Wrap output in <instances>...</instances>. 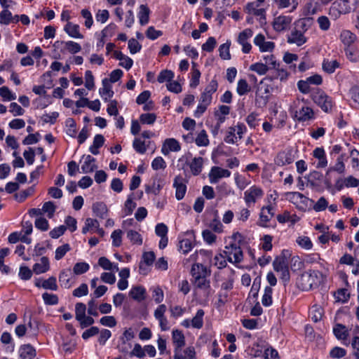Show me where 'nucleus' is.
Segmentation results:
<instances>
[{
    "mask_svg": "<svg viewBox=\"0 0 359 359\" xmlns=\"http://www.w3.org/2000/svg\"><path fill=\"white\" fill-rule=\"evenodd\" d=\"M322 278V273L318 271H311L301 275L297 280L298 287L305 291L318 287Z\"/></svg>",
    "mask_w": 359,
    "mask_h": 359,
    "instance_id": "obj_1",
    "label": "nucleus"
},
{
    "mask_svg": "<svg viewBox=\"0 0 359 359\" xmlns=\"http://www.w3.org/2000/svg\"><path fill=\"white\" fill-rule=\"evenodd\" d=\"M312 100L325 112L330 111L333 106L332 100L324 91L316 89L311 93Z\"/></svg>",
    "mask_w": 359,
    "mask_h": 359,
    "instance_id": "obj_2",
    "label": "nucleus"
},
{
    "mask_svg": "<svg viewBox=\"0 0 359 359\" xmlns=\"http://www.w3.org/2000/svg\"><path fill=\"white\" fill-rule=\"evenodd\" d=\"M265 81L264 79L260 81L255 93V104L259 107H265L269 101L268 94L270 92V87Z\"/></svg>",
    "mask_w": 359,
    "mask_h": 359,
    "instance_id": "obj_3",
    "label": "nucleus"
},
{
    "mask_svg": "<svg viewBox=\"0 0 359 359\" xmlns=\"http://www.w3.org/2000/svg\"><path fill=\"white\" fill-rule=\"evenodd\" d=\"M224 252L227 256L229 262L240 263L243 260V255L242 250L236 243L226 246V250Z\"/></svg>",
    "mask_w": 359,
    "mask_h": 359,
    "instance_id": "obj_4",
    "label": "nucleus"
},
{
    "mask_svg": "<svg viewBox=\"0 0 359 359\" xmlns=\"http://www.w3.org/2000/svg\"><path fill=\"white\" fill-rule=\"evenodd\" d=\"M264 195L263 190L255 185L244 192V200L248 206L255 204L257 199L261 198Z\"/></svg>",
    "mask_w": 359,
    "mask_h": 359,
    "instance_id": "obj_5",
    "label": "nucleus"
},
{
    "mask_svg": "<svg viewBox=\"0 0 359 359\" xmlns=\"http://www.w3.org/2000/svg\"><path fill=\"white\" fill-rule=\"evenodd\" d=\"M292 18L287 15H279L273 19L272 26L277 32L287 30L291 25Z\"/></svg>",
    "mask_w": 359,
    "mask_h": 359,
    "instance_id": "obj_6",
    "label": "nucleus"
},
{
    "mask_svg": "<svg viewBox=\"0 0 359 359\" xmlns=\"http://www.w3.org/2000/svg\"><path fill=\"white\" fill-rule=\"evenodd\" d=\"M230 175L231 172L229 170L219 166H213L209 172L208 177L211 184H216L220 179L229 177Z\"/></svg>",
    "mask_w": 359,
    "mask_h": 359,
    "instance_id": "obj_7",
    "label": "nucleus"
},
{
    "mask_svg": "<svg viewBox=\"0 0 359 359\" xmlns=\"http://www.w3.org/2000/svg\"><path fill=\"white\" fill-rule=\"evenodd\" d=\"M253 35L251 29H245L242 31L238 37V42L242 46V51L244 53H249L252 49V45L248 42V39Z\"/></svg>",
    "mask_w": 359,
    "mask_h": 359,
    "instance_id": "obj_8",
    "label": "nucleus"
},
{
    "mask_svg": "<svg viewBox=\"0 0 359 359\" xmlns=\"http://www.w3.org/2000/svg\"><path fill=\"white\" fill-rule=\"evenodd\" d=\"M218 88L217 80L212 79L205 87L204 91L201 93L200 99L203 102L211 104L212 100V94L215 93Z\"/></svg>",
    "mask_w": 359,
    "mask_h": 359,
    "instance_id": "obj_9",
    "label": "nucleus"
},
{
    "mask_svg": "<svg viewBox=\"0 0 359 359\" xmlns=\"http://www.w3.org/2000/svg\"><path fill=\"white\" fill-rule=\"evenodd\" d=\"M294 160L293 151L292 149H287L284 151H280L276 158L275 163L279 166L292 163Z\"/></svg>",
    "mask_w": 359,
    "mask_h": 359,
    "instance_id": "obj_10",
    "label": "nucleus"
},
{
    "mask_svg": "<svg viewBox=\"0 0 359 359\" xmlns=\"http://www.w3.org/2000/svg\"><path fill=\"white\" fill-rule=\"evenodd\" d=\"M254 43L259 47L260 52H271L275 48V43L272 41H266L262 34H259L255 37Z\"/></svg>",
    "mask_w": 359,
    "mask_h": 359,
    "instance_id": "obj_11",
    "label": "nucleus"
},
{
    "mask_svg": "<svg viewBox=\"0 0 359 359\" xmlns=\"http://www.w3.org/2000/svg\"><path fill=\"white\" fill-rule=\"evenodd\" d=\"M173 187L175 188L176 198L178 201L182 200L187 191V185L184 178L180 175L176 176L174 179Z\"/></svg>",
    "mask_w": 359,
    "mask_h": 359,
    "instance_id": "obj_12",
    "label": "nucleus"
},
{
    "mask_svg": "<svg viewBox=\"0 0 359 359\" xmlns=\"http://www.w3.org/2000/svg\"><path fill=\"white\" fill-rule=\"evenodd\" d=\"M181 149L180 144L179 142L174 138H168L166 139L162 146L161 153L167 156L170 154V151L177 152Z\"/></svg>",
    "mask_w": 359,
    "mask_h": 359,
    "instance_id": "obj_13",
    "label": "nucleus"
},
{
    "mask_svg": "<svg viewBox=\"0 0 359 359\" xmlns=\"http://www.w3.org/2000/svg\"><path fill=\"white\" fill-rule=\"evenodd\" d=\"M156 256L153 251L145 252L142 255V260L140 263L139 269L140 273L147 274V269L145 267L151 266L155 260Z\"/></svg>",
    "mask_w": 359,
    "mask_h": 359,
    "instance_id": "obj_14",
    "label": "nucleus"
},
{
    "mask_svg": "<svg viewBox=\"0 0 359 359\" xmlns=\"http://www.w3.org/2000/svg\"><path fill=\"white\" fill-rule=\"evenodd\" d=\"M295 117L299 121H308L315 118L313 109L307 106H303L299 111H296Z\"/></svg>",
    "mask_w": 359,
    "mask_h": 359,
    "instance_id": "obj_15",
    "label": "nucleus"
},
{
    "mask_svg": "<svg viewBox=\"0 0 359 359\" xmlns=\"http://www.w3.org/2000/svg\"><path fill=\"white\" fill-rule=\"evenodd\" d=\"M191 274L194 279H196L203 276H209L210 271L203 264L196 263L192 265Z\"/></svg>",
    "mask_w": 359,
    "mask_h": 359,
    "instance_id": "obj_16",
    "label": "nucleus"
},
{
    "mask_svg": "<svg viewBox=\"0 0 359 359\" xmlns=\"http://www.w3.org/2000/svg\"><path fill=\"white\" fill-rule=\"evenodd\" d=\"M287 41L289 43H294L298 46H301L306 42V38L301 31L295 29L292 31L290 34L288 35Z\"/></svg>",
    "mask_w": 359,
    "mask_h": 359,
    "instance_id": "obj_17",
    "label": "nucleus"
},
{
    "mask_svg": "<svg viewBox=\"0 0 359 359\" xmlns=\"http://www.w3.org/2000/svg\"><path fill=\"white\" fill-rule=\"evenodd\" d=\"M129 296L134 300L141 302L146 299V290L143 286H133L130 292Z\"/></svg>",
    "mask_w": 359,
    "mask_h": 359,
    "instance_id": "obj_18",
    "label": "nucleus"
},
{
    "mask_svg": "<svg viewBox=\"0 0 359 359\" xmlns=\"http://www.w3.org/2000/svg\"><path fill=\"white\" fill-rule=\"evenodd\" d=\"M313 155L318 160L316 168H323L327 165V160L323 148H316L313 151Z\"/></svg>",
    "mask_w": 359,
    "mask_h": 359,
    "instance_id": "obj_19",
    "label": "nucleus"
},
{
    "mask_svg": "<svg viewBox=\"0 0 359 359\" xmlns=\"http://www.w3.org/2000/svg\"><path fill=\"white\" fill-rule=\"evenodd\" d=\"M79 25L67 22L64 27L65 32L71 37L75 39H83V35L80 33Z\"/></svg>",
    "mask_w": 359,
    "mask_h": 359,
    "instance_id": "obj_20",
    "label": "nucleus"
},
{
    "mask_svg": "<svg viewBox=\"0 0 359 359\" xmlns=\"http://www.w3.org/2000/svg\"><path fill=\"white\" fill-rule=\"evenodd\" d=\"M20 359H33L36 355L35 348L30 344H24L19 349Z\"/></svg>",
    "mask_w": 359,
    "mask_h": 359,
    "instance_id": "obj_21",
    "label": "nucleus"
},
{
    "mask_svg": "<svg viewBox=\"0 0 359 359\" xmlns=\"http://www.w3.org/2000/svg\"><path fill=\"white\" fill-rule=\"evenodd\" d=\"M150 10L147 5L142 4L140 6L137 17L141 25H145L149 20Z\"/></svg>",
    "mask_w": 359,
    "mask_h": 359,
    "instance_id": "obj_22",
    "label": "nucleus"
},
{
    "mask_svg": "<svg viewBox=\"0 0 359 359\" xmlns=\"http://www.w3.org/2000/svg\"><path fill=\"white\" fill-rule=\"evenodd\" d=\"M99 93L105 102L113 97L114 91L111 90V86L109 84V81L107 79L102 80V88H100Z\"/></svg>",
    "mask_w": 359,
    "mask_h": 359,
    "instance_id": "obj_23",
    "label": "nucleus"
},
{
    "mask_svg": "<svg viewBox=\"0 0 359 359\" xmlns=\"http://www.w3.org/2000/svg\"><path fill=\"white\" fill-rule=\"evenodd\" d=\"M49 260L46 257H43L41 258L40 263H36L33 266V272L36 274H41L45 273L49 270Z\"/></svg>",
    "mask_w": 359,
    "mask_h": 359,
    "instance_id": "obj_24",
    "label": "nucleus"
},
{
    "mask_svg": "<svg viewBox=\"0 0 359 359\" xmlns=\"http://www.w3.org/2000/svg\"><path fill=\"white\" fill-rule=\"evenodd\" d=\"M203 159L202 157H195L189 163V168L191 173L196 176L198 175L203 168Z\"/></svg>",
    "mask_w": 359,
    "mask_h": 359,
    "instance_id": "obj_25",
    "label": "nucleus"
},
{
    "mask_svg": "<svg viewBox=\"0 0 359 359\" xmlns=\"http://www.w3.org/2000/svg\"><path fill=\"white\" fill-rule=\"evenodd\" d=\"M273 267L276 272L288 269V262L286 257L285 255L277 257L273 262Z\"/></svg>",
    "mask_w": 359,
    "mask_h": 359,
    "instance_id": "obj_26",
    "label": "nucleus"
},
{
    "mask_svg": "<svg viewBox=\"0 0 359 359\" xmlns=\"http://www.w3.org/2000/svg\"><path fill=\"white\" fill-rule=\"evenodd\" d=\"M333 332L337 339L339 340L346 339L348 336V330L342 324L338 323L333 327Z\"/></svg>",
    "mask_w": 359,
    "mask_h": 359,
    "instance_id": "obj_27",
    "label": "nucleus"
},
{
    "mask_svg": "<svg viewBox=\"0 0 359 359\" xmlns=\"http://www.w3.org/2000/svg\"><path fill=\"white\" fill-rule=\"evenodd\" d=\"M172 341L175 344V348H182L185 345L184 335L182 331L175 330L172 331Z\"/></svg>",
    "mask_w": 359,
    "mask_h": 359,
    "instance_id": "obj_28",
    "label": "nucleus"
},
{
    "mask_svg": "<svg viewBox=\"0 0 359 359\" xmlns=\"http://www.w3.org/2000/svg\"><path fill=\"white\" fill-rule=\"evenodd\" d=\"M340 39L345 46L350 47L355 41L356 36L349 30H343L340 34Z\"/></svg>",
    "mask_w": 359,
    "mask_h": 359,
    "instance_id": "obj_29",
    "label": "nucleus"
},
{
    "mask_svg": "<svg viewBox=\"0 0 359 359\" xmlns=\"http://www.w3.org/2000/svg\"><path fill=\"white\" fill-rule=\"evenodd\" d=\"M93 211L97 217L103 219L106 217L108 210L104 203L97 202L93 205Z\"/></svg>",
    "mask_w": 359,
    "mask_h": 359,
    "instance_id": "obj_30",
    "label": "nucleus"
},
{
    "mask_svg": "<svg viewBox=\"0 0 359 359\" xmlns=\"http://www.w3.org/2000/svg\"><path fill=\"white\" fill-rule=\"evenodd\" d=\"M100 223L97 219L88 217L85 220L84 226L82 228V233L86 234L88 231L98 229Z\"/></svg>",
    "mask_w": 359,
    "mask_h": 359,
    "instance_id": "obj_31",
    "label": "nucleus"
},
{
    "mask_svg": "<svg viewBox=\"0 0 359 359\" xmlns=\"http://www.w3.org/2000/svg\"><path fill=\"white\" fill-rule=\"evenodd\" d=\"M341 5L339 3H333L332 6L330 8L329 11V15L330 17L334 19L337 20L339 18L342 14H345L348 13V11H343L341 9Z\"/></svg>",
    "mask_w": 359,
    "mask_h": 359,
    "instance_id": "obj_32",
    "label": "nucleus"
},
{
    "mask_svg": "<svg viewBox=\"0 0 359 359\" xmlns=\"http://www.w3.org/2000/svg\"><path fill=\"white\" fill-rule=\"evenodd\" d=\"M339 67V63L336 60H324L323 62V69L328 74H332Z\"/></svg>",
    "mask_w": 359,
    "mask_h": 359,
    "instance_id": "obj_33",
    "label": "nucleus"
},
{
    "mask_svg": "<svg viewBox=\"0 0 359 359\" xmlns=\"http://www.w3.org/2000/svg\"><path fill=\"white\" fill-rule=\"evenodd\" d=\"M98 264L104 270H114L118 271V265L111 262V261L105 257H101L98 259Z\"/></svg>",
    "mask_w": 359,
    "mask_h": 359,
    "instance_id": "obj_34",
    "label": "nucleus"
},
{
    "mask_svg": "<svg viewBox=\"0 0 359 359\" xmlns=\"http://www.w3.org/2000/svg\"><path fill=\"white\" fill-rule=\"evenodd\" d=\"M323 315V309L321 306L318 305H313L310 311V316L311 320L315 322H319Z\"/></svg>",
    "mask_w": 359,
    "mask_h": 359,
    "instance_id": "obj_35",
    "label": "nucleus"
},
{
    "mask_svg": "<svg viewBox=\"0 0 359 359\" xmlns=\"http://www.w3.org/2000/svg\"><path fill=\"white\" fill-rule=\"evenodd\" d=\"M133 147L137 153L143 154L147 151L148 145L144 140H142L140 137H136L133 140Z\"/></svg>",
    "mask_w": 359,
    "mask_h": 359,
    "instance_id": "obj_36",
    "label": "nucleus"
},
{
    "mask_svg": "<svg viewBox=\"0 0 359 359\" xmlns=\"http://www.w3.org/2000/svg\"><path fill=\"white\" fill-rule=\"evenodd\" d=\"M204 311L198 309L196 316L191 320V326L194 328L200 329L203 325Z\"/></svg>",
    "mask_w": 359,
    "mask_h": 359,
    "instance_id": "obj_37",
    "label": "nucleus"
},
{
    "mask_svg": "<svg viewBox=\"0 0 359 359\" xmlns=\"http://www.w3.org/2000/svg\"><path fill=\"white\" fill-rule=\"evenodd\" d=\"M59 282L62 287L69 288L72 285L70 270L63 271L60 273Z\"/></svg>",
    "mask_w": 359,
    "mask_h": 359,
    "instance_id": "obj_38",
    "label": "nucleus"
},
{
    "mask_svg": "<svg viewBox=\"0 0 359 359\" xmlns=\"http://www.w3.org/2000/svg\"><path fill=\"white\" fill-rule=\"evenodd\" d=\"M65 125L67 127V134L72 137H75L77 133L75 121L72 118H68L65 121Z\"/></svg>",
    "mask_w": 359,
    "mask_h": 359,
    "instance_id": "obj_39",
    "label": "nucleus"
},
{
    "mask_svg": "<svg viewBox=\"0 0 359 359\" xmlns=\"http://www.w3.org/2000/svg\"><path fill=\"white\" fill-rule=\"evenodd\" d=\"M127 238L133 244L140 245L143 240L142 236L136 231L129 230L127 231Z\"/></svg>",
    "mask_w": 359,
    "mask_h": 359,
    "instance_id": "obj_40",
    "label": "nucleus"
},
{
    "mask_svg": "<svg viewBox=\"0 0 359 359\" xmlns=\"http://www.w3.org/2000/svg\"><path fill=\"white\" fill-rule=\"evenodd\" d=\"M351 99L353 101L352 107L359 109V86H353L349 90Z\"/></svg>",
    "mask_w": 359,
    "mask_h": 359,
    "instance_id": "obj_41",
    "label": "nucleus"
},
{
    "mask_svg": "<svg viewBox=\"0 0 359 359\" xmlns=\"http://www.w3.org/2000/svg\"><path fill=\"white\" fill-rule=\"evenodd\" d=\"M41 287L46 290L56 291L57 290V280L54 276H51L41 283Z\"/></svg>",
    "mask_w": 359,
    "mask_h": 359,
    "instance_id": "obj_42",
    "label": "nucleus"
},
{
    "mask_svg": "<svg viewBox=\"0 0 359 359\" xmlns=\"http://www.w3.org/2000/svg\"><path fill=\"white\" fill-rule=\"evenodd\" d=\"M178 247L179 250L182 251L183 254H187L192 250L194 244L191 240L183 238L180 241Z\"/></svg>",
    "mask_w": 359,
    "mask_h": 359,
    "instance_id": "obj_43",
    "label": "nucleus"
},
{
    "mask_svg": "<svg viewBox=\"0 0 359 359\" xmlns=\"http://www.w3.org/2000/svg\"><path fill=\"white\" fill-rule=\"evenodd\" d=\"M272 293L273 290L271 287L266 286L264 288V294L262 296V303L264 306H269L272 304Z\"/></svg>",
    "mask_w": 359,
    "mask_h": 359,
    "instance_id": "obj_44",
    "label": "nucleus"
},
{
    "mask_svg": "<svg viewBox=\"0 0 359 359\" xmlns=\"http://www.w3.org/2000/svg\"><path fill=\"white\" fill-rule=\"evenodd\" d=\"M231 42L227 41L226 43L220 45L219 48V56L223 60H230L231 54L229 52V48Z\"/></svg>",
    "mask_w": 359,
    "mask_h": 359,
    "instance_id": "obj_45",
    "label": "nucleus"
},
{
    "mask_svg": "<svg viewBox=\"0 0 359 359\" xmlns=\"http://www.w3.org/2000/svg\"><path fill=\"white\" fill-rule=\"evenodd\" d=\"M208 276L201 277L196 279H194V285L195 286L201 290H209L210 288V282L207 279Z\"/></svg>",
    "mask_w": 359,
    "mask_h": 359,
    "instance_id": "obj_46",
    "label": "nucleus"
},
{
    "mask_svg": "<svg viewBox=\"0 0 359 359\" xmlns=\"http://www.w3.org/2000/svg\"><path fill=\"white\" fill-rule=\"evenodd\" d=\"M34 192V187H30L27 189L22 190L19 193L15 194V198L18 202H23L28 196L33 194Z\"/></svg>",
    "mask_w": 359,
    "mask_h": 359,
    "instance_id": "obj_47",
    "label": "nucleus"
},
{
    "mask_svg": "<svg viewBox=\"0 0 359 359\" xmlns=\"http://www.w3.org/2000/svg\"><path fill=\"white\" fill-rule=\"evenodd\" d=\"M90 269V266L88 263L81 262H77L73 267V272L75 275H81L87 272Z\"/></svg>",
    "mask_w": 359,
    "mask_h": 359,
    "instance_id": "obj_48",
    "label": "nucleus"
},
{
    "mask_svg": "<svg viewBox=\"0 0 359 359\" xmlns=\"http://www.w3.org/2000/svg\"><path fill=\"white\" fill-rule=\"evenodd\" d=\"M250 90L247 81L245 79H240L238 81L236 91L239 95H244Z\"/></svg>",
    "mask_w": 359,
    "mask_h": 359,
    "instance_id": "obj_49",
    "label": "nucleus"
},
{
    "mask_svg": "<svg viewBox=\"0 0 359 359\" xmlns=\"http://www.w3.org/2000/svg\"><path fill=\"white\" fill-rule=\"evenodd\" d=\"M42 299L46 305H56L59 302L58 297L56 294L48 292H44L42 294Z\"/></svg>",
    "mask_w": 359,
    "mask_h": 359,
    "instance_id": "obj_50",
    "label": "nucleus"
},
{
    "mask_svg": "<svg viewBox=\"0 0 359 359\" xmlns=\"http://www.w3.org/2000/svg\"><path fill=\"white\" fill-rule=\"evenodd\" d=\"M174 73L171 70L165 69L161 71L157 78V81L162 83L165 81H168V83L173 79Z\"/></svg>",
    "mask_w": 359,
    "mask_h": 359,
    "instance_id": "obj_51",
    "label": "nucleus"
},
{
    "mask_svg": "<svg viewBox=\"0 0 359 359\" xmlns=\"http://www.w3.org/2000/svg\"><path fill=\"white\" fill-rule=\"evenodd\" d=\"M345 171L346 167L344 162L337 160L334 165L331 166L327 169L326 174L328 175L332 172H337L339 174H344Z\"/></svg>",
    "mask_w": 359,
    "mask_h": 359,
    "instance_id": "obj_52",
    "label": "nucleus"
},
{
    "mask_svg": "<svg viewBox=\"0 0 359 359\" xmlns=\"http://www.w3.org/2000/svg\"><path fill=\"white\" fill-rule=\"evenodd\" d=\"M55 208L56 207L52 201L46 202L41 208L42 214L47 213L48 217L50 219L54 215Z\"/></svg>",
    "mask_w": 359,
    "mask_h": 359,
    "instance_id": "obj_53",
    "label": "nucleus"
},
{
    "mask_svg": "<svg viewBox=\"0 0 359 359\" xmlns=\"http://www.w3.org/2000/svg\"><path fill=\"white\" fill-rule=\"evenodd\" d=\"M195 142L198 147H205L209 144V140L205 130H203L198 133Z\"/></svg>",
    "mask_w": 359,
    "mask_h": 359,
    "instance_id": "obj_54",
    "label": "nucleus"
},
{
    "mask_svg": "<svg viewBox=\"0 0 359 359\" xmlns=\"http://www.w3.org/2000/svg\"><path fill=\"white\" fill-rule=\"evenodd\" d=\"M65 49L72 54H75L81 51V46L76 42L68 41L65 43Z\"/></svg>",
    "mask_w": 359,
    "mask_h": 359,
    "instance_id": "obj_55",
    "label": "nucleus"
},
{
    "mask_svg": "<svg viewBox=\"0 0 359 359\" xmlns=\"http://www.w3.org/2000/svg\"><path fill=\"white\" fill-rule=\"evenodd\" d=\"M250 70L255 72L259 75H264L269 70V67L265 64L257 62L250 66Z\"/></svg>",
    "mask_w": 359,
    "mask_h": 359,
    "instance_id": "obj_56",
    "label": "nucleus"
},
{
    "mask_svg": "<svg viewBox=\"0 0 359 359\" xmlns=\"http://www.w3.org/2000/svg\"><path fill=\"white\" fill-rule=\"evenodd\" d=\"M71 248L68 243L64 244L61 246H59L55 250V259L56 260H60L64 257L66 253L70 251Z\"/></svg>",
    "mask_w": 359,
    "mask_h": 359,
    "instance_id": "obj_57",
    "label": "nucleus"
},
{
    "mask_svg": "<svg viewBox=\"0 0 359 359\" xmlns=\"http://www.w3.org/2000/svg\"><path fill=\"white\" fill-rule=\"evenodd\" d=\"M86 306L85 304L79 302L75 306V315L77 320H81L86 316Z\"/></svg>",
    "mask_w": 359,
    "mask_h": 359,
    "instance_id": "obj_58",
    "label": "nucleus"
},
{
    "mask_svg": "<svg viewBox=\"0 0 359 359\" xmlns=\"http://www.w3.org/2000/svg\"><path fill=\"white\" fill-rule=\"evenodd\" d=\"M330 358L334 359H340L346 355V351L339 346L332 348L329 353Z\"/></svg>",
    "mask_w": 359,
    "mask_h": 359,
    "instance_id": "obj_59",
    "label": "nucleus"
},
{
    "mask_svg": "<svg viewBox=\"0 0 359 359\" xmlns=\"http://www.w3.org/2000/svg\"><path fill=\"white\" fill-rule=\"evenodd\" d=\"M156 120V115L153 113L142 114L140 116V121L142 124L151 125Z\"/></svg>",
    "mask_w": 359,
    "mask_h": 359,
    "instance_id": "obj_60",
    "label": "nucleus"
},
{
    "mask_svg": "<svg viewBox=\"0 0 359 359\" xmlns=\"http://www.w3.org/2000/svg\"><path fill=\"white\" fill-rule=\"evenodd\" d=\"M224 142L228 144H236L238 142V137L236 136V128H229L226 135L224 137Z\"/></svg>",
    "mask_w": 359,
    "mask_h": 359,
    "instance_id": "obj_61",
    "label": "nucleus"
},
{
    "mask_svg": "<svg viewBox=\"0 0 359 359\" xmlns=\"http://www.w3.org/2000/svg\"><path fill=\"white\" fill-rule=\"evenodd\" d=\"M208 226L215 233H220L223 231V224L217 216L210 222Z\"/></svg>",
    "mask_w": 359,
    "mask_h": 359,
    "instance_id": "obj_62",
    "label": "nucleus"
},
{
    "mask_svg": "<svg viewBox=\"0 0 359 359\" xmlns=\"http://www.w3.org/2000/svg\"><path fill=\"white\" fill-rule=\"evenodd\" d=\"M123 231L121 229L114 230L111 235L112 239V245L119 247L122 243Z\"/></svg>",
    "mask_w": 359,
    "mask_h": 359,
    "instance_id": "obj_63",
    "label": "nucleus"
},
{
    "mask_svg": "<svg viewBox=\"0 0 359 359\" xmlns=\"http://www.w3.org/2000/svg\"><path fill=\"white\" fill-rule=\"evenodd\" d=\"M349 156L351 158L352 168L359 170V151L353 149L350 151Z\"/></svg>",
    "mask_w": 359,
    "mask_h": 359,
    "instance_id": "obj_64",
    "label": "nucleus"
}]
</instances>
